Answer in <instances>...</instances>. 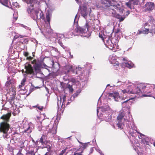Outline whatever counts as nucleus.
Returning a JSON list of instances; mask_svg holds the SVG:
<instances>
[{"instance_id": "774afa93", "label": "nucleus", "mask_w": 155, "mask_h": 155, "mask_svg": "<svg viewBox=\"0 0 155 155\" xmlns=\"http://www.w3.org/2000/svg\"><path fill=\"white\" fill-rule=\"evenodd\" d=\"M153 145L155 147V142H153Z\"/></svg>"}, {"instance_id": "6ab92c4d", "label": "nucleus", "mask_w": 155, "mask_h": 155, "mask_svg": "<svg viewBox=\"0 0 155 155\" xmlns=\"http://www.w3.org/2000/svg\"><path fill=\"white\" fill-rule=\"evenodd\" d=\"M57 127L55 125H54L52 129H50L49 130V132L52 133L53 134H55L57 133Z\"/></svg>"}, {"instance_id": "6e6552de", "label": "nucleus", "mask_w": 155, "mask_h": 155, "mask_svg": "<svg viewBox=\"0 0 155 155\" xmlns=\"http://www.w3.org/2000/svg\"><path fill=\"white\" fill-rule=\"evenodd\" d=\"M78 69L76 68L75 70H74L73 69L72 66L70 65H67L64 68V70L66 71L65 73L66 74L68 73L69 72H71L72 74L75 73L76 74H78Z\"/></svg>"}, {"instance_id": "680f3d73", "label": "nucleus", "mask_w": 155, "mask_h": 155, "mask_svg": "<svg viewBox=\"0 0 155 155\" xmlns=\"http://www.w3.org/2000/svg\"><path fill=\"white\" fill-rule=\"evenodd\" d=\"M140 136L141 137L142 136H144V135L142 134L141 133H140Z\"/></svg>"}, {"instance_id": "393cba45", "label": "nucleus", "mask_w": 155, "mask_h": 155, "mask_svg": "<svg viewBox=\"0 0 155 155\" xmlns=\"http://www.w3.org/2000/svg\"><path fill=\"white\" fill-rule=\"evenodd\" d=\"M0 2L3 5L7 6L8 5V0H0Z\"/></svg>"}, {"instance_id": "3c124183", "label": "nucleus", "mask_w": 155, "mask_h": 155, "mask_svg": "<svg viewBox=\"0 0 155 155\" xmlns=\"http://www.w3.org/2000/svg\"><path fill=\"white\" fill-rule=\"evenodd\" d=\"M99 37L101 38L103 41L104 40V39L102 35V34L101 35L100 34H99Z\"/></svg>"}, {"instance_id": "1a4fd4ad", "label": "nucleus", "mask_w": 155, "mask_h": 155, "mask_svg": "<svg viewBox=\"0 0 155 155\" xmlns=\"http://www.w3.org/2000/svg\"><path fill=\"white\" fill-rule=\"evenodd\" d=\"M34 125L31 123H29L28 124L27 128L24 131V133L30 134L34 129Z\"/></svg>"}, {"instance_id": "f704fd0d", "label": "nucleus", "mask_w": 155, "mask_h": 155, "mask_svg": "<svg viewBox=\"0 0 155 155\" xmlns=\"http://www.w3.org/2000/svg\"><path fill=\"white\" fill-rule=\"evenodd\" d=\"M85 28H87V30H86V31H88V29L90 27V26L89 24V22H86L85 25Z\"/></svg>"}, {"instance_id": "39448f33", "label": "nucleus", "mask_w": 155, "mask_h": 155, "mask_svg": "<svg viewBox=\"0 0 155 155\" xmlns=\"http://www.w3.org/2000/svg\"><path fill=\"white\" fill-rule=\"evenodd\" d=\"M120 8L118 9H117V7L114 6L113 7H109L107 10V13L108 14L110 15L113 17H117L118 16V14L117 13L116 11H118L120 12H123V9H122L120 4Z\"/></svg>"}, {"instance_id": "49530a36", "label": "nucleus", "mask_w": 155, "mask_h": 155, "mask_svg": "<svg viewBox=\"0 0 155 155\" xmlns=\"http://www.w3.org/2000/svg\"><path fill=\"white\" fill-rule=\"evenodd\" d=\"M82 153L81 152H80L79 153H74V155H81Z\"/></svg>"}, {"instance_id": "9b49d317", "label": "nucleus", "mask_w": 155, "mask_h": 155, "mask_svg": "<svg viewBox=\"0 0 155 155\" xmlns=\"http://www.w3.org/2000/svg\"><path fill=\"white\" fill-rule=\"evenodd\" d=\"M63 88L65 89H68L69 90V92L72 93L73 92L74 90L72 87V86L67 83V84H64L62 85Z\"/></svg>"}, {"instance_id": "473e14b6", "label": "nucleus", "mask_w": 155, "mask_h": 155, "mask_svg": "<svg viewBox=\"0 0 155 155\" xmlns=\"http://www.w3.org/2000/svg\"><path fill=\"white\" fill-rule=\"evenodd\" d=\"M34 108H38L39 110L42 111L43 110V106H39L38 104H37V105L34 106L33 107Z\"/></svg>"}, {"instance_id": "c756f323", "label": "nucleus", "mask_w": 155, "mask_h": 155, "mask_svg": "<svg viewBox=\"0 0 155 155\" xmlns=\"http://www.w3.org/2000/svg\"><path fill=\"white\" fill-rule=\"evenodd\" d=\"M26 81V79L25 78L23 79L21 81V85H19V87L20 88H21V87L24 86L25 85V83Z\"/></svg>"}, {"instance_id": "f8f14e48", "label": "nucleus", "mask_w": 155, "mask_h": 155, "mask_svg": "<svg viewBox=\"0 0 155 155\" xmlns=\"http://www.w3.org/2000/svg\"><path fill=\"white\" fill-rule=\"evenodd\" d=\"M5 85L8 89H9L10 87H11L10 90V91H12V92H13V91H15V87L12 85L11 81H7L6 82Z\"/></svg>"}, {"instance_id": "2eb2a0df", "label": "nucleus", "mask_w": 155, "mask_h": 155, "mask_svg": "<svg viewBox=\"0 0 155 155\" xmlns=\"http://www.w3.org/2000/svg\"><path fill=\"white\" fill-rule=\"evenodd\" d=\"M126 113L124 111L121 112L118 114L117 120L118 121H122L123 117L125 116Z\"/></svg>"}, {"instance_id": "37998d69", "label": "nucleus", "mask_w": 155, "mask_h": 155, "mask_svg": "<svg viewBox=\"0 0 155 155\" xmlns=\"http://www.w3.org/2000/svg\"><path fill=\"white\" fill-rule=\"evenodd\" d=\"M142 33H143V31H142L139 30H138V32L137 33V35H140Z\"/></svg>"}, {"instance_id": "e433bc0d", "label": "nucleus", "mask_w": 155, "mask_h": 155, "mask_svg": "<svg viewBox=\"0 0 155 155\" xmlns=\"http://www.w3.org/2000/svg\"><path fill=\"white\" fill-rule=\"evenodd\" d=\"M22 150V147H21L20 149L19 150V151L18 153V155H23V154L21 153Z\"/></svg>"}, {"instance_id": "e2e57ef3", "label": "nucleus", "mask_w": 155, "mask_h": 155, "mask_svg": "<svg viewBox=\"0 0 155 155\" xmlns=\"http://www.w3.org/2000/svg\"><path fill=\"white\" fill-rule=\"evenodd\" d=\"M147 24H148L147 23H145L144 26H147Z\"/></svg>"}, {"instance_id": "f03ea898", "label": "nucleus", "mask_w": 155, "mask_h": 155, "mask_svg": "<svg viewBox=\"0 0 155 155\" xmlns=\"http://www.w3.org/2000/svg\"><path fill=\"white\" fill-rule=\"evenodd\" d=\"M27 11L34 20L37 21L41 19L42 20L45 19L43 12L41 11L40 13L39 10H35L34 8V5L32 4H30V5L28 7Z\"/></svg>"}, {"instance_id": "2f4dec72", "label": "nucleus", "mask_w": 155, "mask_h": 155, "mask_svg": "<svg viewBox=\"0 0 155 155\" xmlns=\"http://www.w3.org/2000/svg\"><path fill=\"white\" fill-rule=\"evenodd\" d=\"M131 3H132V2H130V0H129V2L126 3V5L129 8H130V9H132V8H131Z\"/></svg>"}, {"instance_id": "4c0bfd02", "label": "nucleus", "mask_w": 155, "mask_h": 155, "mask_svg": "<svg viewBox=\"0 0 155 155\" xmlns=\"http://www.w3.org/2000/svg\"><path fill=\"white\" fill-rule=\"evenodd\" d=\"M150 32L152 33V34L153 33H155V28H152L150 30Z\"/></svg>"}, {"instance_id": "aec40b11", "label": "nucleus", "mask_w": 155, "mask_h": 155, "mask_svg": "<svg viewBox=\"0 0 155 155\" xmlns=\"http://www.w3.org/2000/svg\"><path fill=\"white\" fill-rule=\"evenodd\" d=\"M87 145L86 143H82L81 145H80V148L77 151L79 150H81V151L80 152L81 153H83L84 150L87 147Z\"/></svg>"}, {"instance_id": "7c9ffc66", "label": "nucleus", "mask_w": 155, "mask_h": 155, "mask_svg": "<svg viewBox=\"0 0 155 155\" xmlns=\"http://www.w3.org/2000/svg\"><path fill=\"white\" fill-rule=\"evenodd\" d=\"M46 18L47 21L48 23H50V17L49 13L47 14Z\"/></svg>"}, {"instance_id": "dca6fc26", "label": "nucleus", "mask_w": 155, "mask_h": 155, "mask_svg": "<svg viewBox=\"0 0 155 155\" xmlns=\"http://www.w3.org/2000/svg\"><path fill=\"white\" fill-rule=\"evenodd\" d=\"M12 92L13 93L12 94L13 95L9 99V101L12 105L15 104V95L16 94V92L15 91H13Z\"/></svg>"}, {"instance_id": "864d4df0", "label": "nucleus", "mask_w": 155, "mask_h": 155, "mask_svg": "<svg viewBox=\"0 0 155 155\" xmlns=\"http://www.w3.org/2000/svg\"><path fill=\"white\" fill-rule=\"evenodd\" d=\"M58 42L60 44V45L61 46H62V45H63V43H62V42H61L60 41V40H58Z\"/></svg>"}, {"instance_id": "20e7f679", "label": "nucleus", "mask_w": 155, "mask_h": 155, "mask_svg": "<svg viewBox=\"0 0 155 155\" xmlns=\"http://www.w3.org/2000/svg\"><path fill=\"white\" fill-rule=\"evenodd\" d=\"M101 3L106 7H113L115 5L117 9L120 8V4L114 0H101Z\"/></svg>"}, {"instance_id": "8fccbe9b", "label": "nucleus", "mask_w": 155, "mask_h": 155, "mask_svg": "<svg viewBox=\"0 0 155 155\" xmlns=\"http://www.w3.org/2000/svg\"><path fill=\"white\" fill-rule=\"evenodd\" d=\"M123 61H125V62H127L128 61H127V58H123Z\"/></svg>"}, {"instance_id": "bb28decb", "label": "nucleus", "mask_w": 155, "mask_h": 155, "mask_svg": "<svg viewBox=\"0 0 155 155\" xmlns=\"http://www.w3.org/2000/svg\"><path fill=\"white\" fill-rule=\"evenodd\" d=\"M134 5H138L139 3V0H130Z\"/></svg>"}, {"instance_id": "5fc2aeb1", "label": "nucleus", "mask_w": 155, "mask_h": 155, "mask_svg": "<svg viewBox=\"0 0 155 155\" xmlns=\"http://www.w3.org/2000/svg\"><path fill=\"white\" fill-rule=\"evenodd\" d=\"M70 54V56L69 57V58H73V56L71 54V53L69 52V53Z\"/></svg>"}, {"instance_id": "0eeeda50", "label": "nucleus", "mask_w": 155, "mask_h": 155, "mask_svg": "<svg viewBox=\"0 0 155 155\" xmlns=\"http://www.w3.org/2000/svg\"><path fill=\"white\" fill-rule=\"evenodd\" d=\"M154 7L155 4L154 3L151 2H147L143 6L144 11L147 12H151L152 11Z\"/></svg>"}, {"instance_id": "6e6d98bb", "label": "nucleus", "mask_w": 155, "mask_h": 155, "mask_svg": "<svg viewBox=\"0 0 155 155\" xmlns=\"http://www.w3.org/2000/svg\"><path fill=\"white\" fill-rule=\"evenodd\" d=\"M71 81H72L73 83H74L75 82V80L74 79H71Z\"/></svg>"}, {"instance_id": "09e8293b", "label": "nucleus", "mask_w": 155, "mask_h": 155, "mask_svg": "<svg viewBox=\"0 0 155 155\" xmlns=\"http://www.w3.org/2000/svg\"><path fill=\"white\" fill-rule=\"evenodd\" d=\"M119 63H118V62H116L114 64V66H119Z\"/></svg>"}, {"instance_id": "58836bf2", "label": "nucleus", "mask_w": 155, "mask_h": 155, "mask_svg": "<svg viewBox=\"0 0 155 155\" xmlns=\"http://www.w3.org/2000/svg\"><path fill=\"white\" fill-rule=\"evenodd\" d=\"M66 150L64 149L61 151L59 155H63L66 152Z\"/></svg>"}, {"instance_id": "b1692460", "label": "nucleus", "mask_w": 155, "mask_h": 155, "mask_svg": "<svg viewBox=\"0 0 155 155\" xmlns=\"http://www.w3.org/2000/svg\"><path fill=\"white\" fill-rule=\"evenodd\" d=\"M45 135H42L38 141L40 142L42 145H43L45 144Z\"/></svg>"}, {"instance_id": "412c9836", "label": "nucleus", "mask_w": 155, "mask_h": 155, "mask_svg": "<svg viewBox=\"0 0 155 155\" xmlns=\"http://www.w3.org/2000/svg\"><path fill=\"white\" fill-rule=\"evenodd\" d=\"M81 15L85 18H86L87 16V12L86 8H83L81 10Z\"/></svg>"}, {"instance_id": "f257e3e1", "label": "nucleus", "mask_w": 155, "mask_h": 155, "mask_svg": "<svg viewBox=\"0 0 155 155\" xmlns=\"http://www.w3.org/2000/svg\"><path fill=\"white\" fill-rule=\"evenodd\" d=\"M31 63L33 64V67L30 64L27 63L25 64V73L27 75H32L33 76L40 72L42 63L39 59H35L31 61Z\"/></svg>"}, {"instance_id": "79ce46f5", "label": "nucleus", "mask_w": 155, "mask_h": 155, "mask_svg": "<svg viewBox=\"0 0 155 155\" xmlns=\"http://www.w3.org/2000/svg\"><path fill=\"white\" fill-rule=\"evenodd\" d=\"M111 119V117H108V118H107L105 119V120L107 122L109 121Z\"/></svg>"}, {"instance_id": "a19ab883", "label": "nucleus", "mask_w": 155, "mask_h": 155, "mask_svg": "<svg viewBox=\"0 0 155 155\" xmlns=\"http://www.w3.org/2000/svg\"><path fill=\"white\" fill-rule=\"evenodd\" d=\"M129 101V100H127L126 101H124L122 103V105L123 106L125 105V104L127 105V102Z\"/></svg>"}, {"instance_id": "a878e982", "label": "nucleus", "mask_w": 155, "mask_h": 155, "mask_svg": "<svg viewBox=\"0 0 155 155\" xmlns=\"http://www.w3.org/2000/svg\"><path fill=\"white\" fill-rule=\"evenodd\" d=\"M106 38H105V39H104V41H106V43L107 44V45H111V44H113L111 40H110L109 38H108L107 40H106Z\"/></svg>"}, {"instance_id": "052dcab7", "label": "nucleus", "mask_w": 155, "mask_h": 155, "mask_svg": "<svg viewBox=\"0 0 155 155\" xmlns=\"http://www.w3.org/2000/svg\"><path fill=\"white\" fill-rule=\"evenodd\" d=\"M93 149L92 148H91L90 149V151H91V152L92 153V152L93 151Z\"/></svg>"}, {"instance_id": "7ed1b4c3", "label": "nucleus", "mask_w": 155, "mask_h": 155, "mask_svg": "<svg viewBox=\"0 0 155 155\" xmlns=\"http://www.w3.org/2000/svg\"><path fill=\"white\" fill-rule=\"evenodd\" d=\"M10 127L9 124L6 121H3L0 124V132L3 133L4 138H8V133Z\"/></svg>"}, {"instance_id": "c03bdc74", "label": "nucleus", "mask_w": 155, "mask_h": 155, "mask_svg": "<svg viewBox=\"0 0 155 155\" xmlns=\"http://www.w3.org/2000/svg\"><path fill=\"white\" fill-rule=\"evenodd\" d=\"M27 60H31L33 59V57H31V56L27 57L26 58Z\"/></svg>"}, {"instance_id": "423d86ee", "label": "nucleus", "mask_w": 155, "mask_h": 155, "mask_svg": "<svg viewBox=\"0 0 155 155\" xmlns=\"http://www.w3.org/2000/svg\"><path fill=\"white\" fill-rule=\"evenodd\" d=\"M146 86H144L142 84H139L137 87L135 86L132 89L131 87V94H138L140 93H146L147 91L145 90Z\"/></svg>"}, {"instance_id": "603ef678", "label": "nucleus", "mask_w": 155, "mask_h": 155, "mask_svg": "<svg viewBox=\"0 0 155 155\" xmlns=\"http://www.w3.org/2000/svg\"><path fill=\"white\" fill-rule=\"evenodd\" d=\"M45 155H52L51 153L49 152H46Z\"/></svg>"}, {"instance_id": "69168bd1", "label": "nucleus", "mask_w": 155, "mask_h": 155, "mask_svg": "<svg viewBox=\"0 0 155 155\" xmlns=\"http://www.w3.org/2000/svg\"><path fill=\"white\" fill-rule=\"evenodd\" d=\"M78 142H79L81 144L83 143H82L80 142L78 140Z\"/></svg>"}, {"instance_id": "a211bd4d", "label": "nucleus", "mask_w": 155, "mask_h": 155, "mask_svg": "<svg viewBox=\"0 0 155 155\" xmlns=\"http://www.w3.org/2000/svg\"><path fill=\"white\" fill-rule=\"evenodd\" d=\"M125 66L129 69L133 68L134 67V64L131 61H128L127 62H124Z\"/></svg>"}, {"instance_id": "f3484780", "label": "nucleus", "mask_w": 155, "mask_h": 155, "mask_svg": "<svg viewBox=\"0 0 155 155\" xmlns=\"http://www.w3.org/2000/svg\"><path fill=\"white\" fill-rule=\"evenodd\" d=\"M131 86H129L128 87L125 89H124L122 91V92L124 94H131Z\"/></svg>"}, {"instance_id": "4468645a", "label": "nucleus", "mask_w": 155, "mask_h": 155, "mask_svg": "<svg viewBox=\"0 0 155 155\" xmlns=\"http://www.w3.org/2000/svg\"><path fill=\"white\" fill-rule=\"evenodd\" d=\"M66 101V96L65 95H62L60 96V104H61V103L62 102V107L64 108L65 107Z\"/></svg>"}, {"instance_id": "c85d7f7f", "label": "nucleus", "mask_w": 155, "mask_h": 155, "mask_svg": "<svg viewBox=\"0 0 155 155\" xmlns=\"http://www.w3.org/2000/svg\"><path fill=\"white\" fill-rule=\"evenodd\" d=\"M143 33L144 34H147L150 32V30L149 28H144V29H143Z\"/></svg>"}, {"instance_id": "ddd939ff", "label": "nucleus", "mask_w": 155, "mask_h": 155, "mask_svg": "<svg viewBox=\"0 0 155 155\" xmlns=\"http://www.w3.org/2000/svg\"><path fill=\"white\" fill-rule=\"evenodd\" d=\"M75 30L76 32L78 33H85L86 32V29L79 26H78Z\"/></svg>"}, {"instance_id": "bf43d9fd", "label": "nucleus", "mask_w": 155, "mask_h": 155, "mask_svg": "<svg viewBox=\"0 0 155 155\" xmlns=\"http://www.w3.org/2000/svg\"><path fill=\"white\" fill-rule=\"evenodd\" d=\"M24 37V36L21 35H19V38L20 37V38H23Z\"/></svg>"}, {"instance_id": "0e129e2a", "label": "nucleus", "mask_w": 155, "mask_h": 155, "mask_svg": "<svg viewBox=\"0 0 155 155\" xmlns=\"http://www.w3.org/2000/svg\"><path fill=\"white\" fill-rule=\"evenodd\" d=\"M78 142H79L81 144L83 143H82L80 142L78 140Z\"/></svg>"}, {"instance_id": "4d7b16f0", "label": "nucleus", "mask_w": 155, "mask_h": 155, "mask_svg": "<svg viewBox=\"0 0 155 155\" xmlns=\"http://www.w3.org/2000/svg\"><path fill=\"white\" fill-rule=\"evenodd\" d=\"M22 25L23 26V27L25 28L26 29H28V27L26 26H24L23 25Z\"/></svg>"}, {"instance_id": "72a5a7b5", "label": "nucleus", "mask_w": 155, "mask_h": 155, "mask_svg": "<svg viewBox=\"0 0 155 155\" xmlns=\"http://www.w3.org/2000/svg\"><path fill=\"white\" fill-rule=\"evenodd\" d=\"M142 142L144 144H146L147 145L149 144V142L147 141L145 139H142Z\"/></svg>"}, {"instance_id": "c9c22d12", "label": "nucleus", "mask_w": 155, "mask_h": 155, "mask_svg": "<svg viewBox=\"0 0 155 155\" xmlns=\"http://www.w3.org/2000/svg\"><path fill=\"white\" fill-rule=\"evenodd\" d=\"M80 93V92H78V91L76 92L72 95V96L74 98H75L78 96Z\"/></svg>"}, {"instance_id": "a18cd8bd", "label": "nucleus", "mask_w": 155, "mask_h": 155, "mask_svg": "<svg viewBox=\"0 0 155 155\" xmlns=\"http://www.w3.org/2000/svg\"><path fill=\"white\" fill-rule=\"evenodd\" d=\"M19 38V35H16L14 36L13 39L15 40Z\"/></svg>"}, {"instance_id": "13d9d810", "label": "nucleus", "mask_w": 155, "mask_h": 155, "mask_svg": "<svg viewBox=\"0 0 155 155\" xmlns=\"http://www.w3.org/2000/svg\"><path fill=\"white\" fill-rule=\"evenodd\" d=\"M129 118H128H128L126 117V118H124V120H126L127 121L128 120H129Z\"/></svg>"}, {"instance_id": "338daca9", "label": "nucleus", "mask_w": 155, "mask_h": 155, "mask_svg": "<svg viewBox=\"0 0 155 155\" xmlns=\"http://www.w3.org/2000/svg\"><path fill=\"white\" fill-rule=\"evenodd\" d=\"M144 97H146L147 96V95L146 94H144L143 95Z\"/></svg>"}, {"instance_id": "4be33fe9", "label": "nucleus", "mask_w": 155, "mask_h": 155, "mask_svg": "<svg viewBox=\"0 0 155 155\" xmlns=\"http://www.w3.org/2000/svg\"><path fill=\"white\" fill-rule=\"evenodd\" d=\"M109 95L110 97H113L114 99L116 101H117V98L119 96V94L118 93H110Z\"/></svg>"}, {"instance_id": "5701e85b", "label": "nucleus", "mask_w": 155, "mask_h": 155, "mask_svg": "<svg viewBox=\"0 0 155 155\" xmlns=\"http://www.w3.org/2000/svg\"><path fill=\"white\" fill-rule=\"evenodd\" d=\"M117 127L120 129H123L124 126V124L122 121H118L117 124Z\"/></svg>"}, {"instance_id": "9d476101", "label": "nucleus", "mask_w": 155, "mask_h": 155, "mask_svg": "<svg viewBox=\"0 0 155 155\" xmlns=\"http://www.w3.org/2000/svg\"><path fill=\"white\" fill-rule=\"evenodd\" d=\"M11 115L12 114L11 113H8L6 114L3 115L0 117V119L4 120V121H6L8 123L9 121L10 118L11 116Z\"/></svg>"}, {"instance_id": "cd10ccee", "label": "nucleus", "mask_w": 155, "mask_h": 155, "mask_svg": "<svg viewBox=\"0 0 155 155\" xmlns=\"http://www.w3.org/2000/svg\"><path fill=\"white\" fill-rule=\"evenodd\" d=\"M119 19V21L120 22H121L124 21L125 19V17H121L118 14V16L117 17H115Z\"/></svg>"}, {"instance_id": "de8ad7c7", "label": "nucleus", "mask_w": 155, "mask_h": 155, "mask_svg": "<svg viewBox=\"0 0 155 155\" xmlns=\"http://www.w3.org/2000/svg\"><path fill=\"white\" fill-rule=\"evenodd\" d=\"M130 13V12L129 11H127L126 12L125 14V15L126 16H127L129 15Z\"/></svg>"}, {"instance_id": "ea45409f", "label": "nucleus", "mask_w": 155, "mask_h": 155, "mask_svg": "<svg viewBox=\"0 0 155 155\" xmlns=\"http://www.w3.org/2000/svg\"><path fill=\"white\" fill-rule=\"evenodd\" d=\"M24 55L26 57H27L29 55V53L27 52H24Z\"/></svg>"}]
</instances>
